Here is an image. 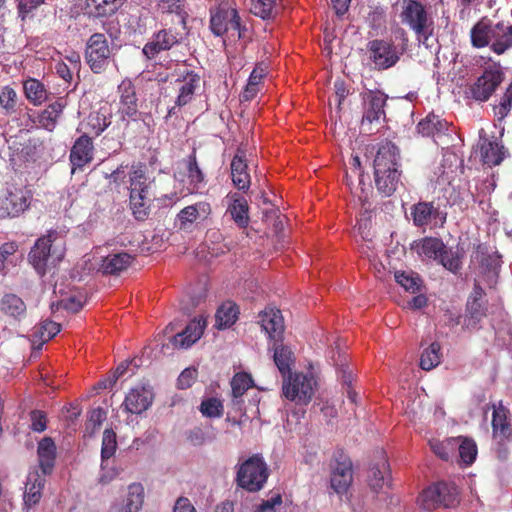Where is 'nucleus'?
I'll list each match as a JSON object with an SVG mask.
<instances>
[{"instance_id": "2f4dec72", "label": "nucleus", "mask_w": 512, "mask_h": 512, "mask_svg": "<svg viewBox=\"0 0 512 512\" xmlns=\"http://www.w3.org/2000/svg\"><path fill=\"white\" fill-rule=\"evenodd\" d=\"M132 261L133 257L126 252L110 254L102 260L99 271L105 275H120Z\"/></svg>"}, {"instance_id": "9d476101", "label": "nucleus", "mask_w": 512, "mask_h": 512, "mask_svg": "<svg viewBox=\"0 0 512 512\" xmlns=\"http://www.w3.org/2000/svg\"><path fill=\"white\" fill-rule=\"evenodd\" d=\"M111 49L106 36L102 33H94L87 41L86 60L90 69L96 73L104 72L109 64Z\"/></svg>"}, {"instance_id": "8fccbe9b", "label": "nucleus", "mask_w": 512, "mask_h": 512, "mask_svg": "<svg viewBox=\"0 0 512 512\" xmlns=\"http://www.w3.org/2000/svg\"><path fill=\"white\" fill-rule=\"evenodd\" d=\"M395 280L398 284H400L406 291L410 293H417L420 291L421 287V279L418 274L413 272H396Z\"/></svg>"}, {"instance_id": "4468645a", "label": "nucleus", "mask_w": 512, "mask_h": 512, "mask_svg": "<svg viewBox=\"0 0 512 512\" xmlns=\"http://www.w3.org/2000/svg\"><path fill=\"white\" fill-rule=\"evenodd\" d=\"M118 93L121 118H129L133 121L138 120L141 113L138 111V98L133 82L130 79H124L118 85Z\"/></svg>"}, {"instance_id": "680f3d73", "label": "nucleus", "mask_w": 512, "mask_h": 512, "mask_svg": "<svg viewBox=\"0 0 512 512\" xmlns=\"http://www.w3.org/2000/svg\"><path fill=\"white\" fill-rule=\"evenodd\" d=\"M467 313L473 323L476 324L486 315V307L482 301L468 300Z\"/></svg>"}, {"instance_id": "a19ab883", "label": "nucleus", "mask_w": 512, "mask_h": 512, "mask_svg": "<svg viewBox=\"0 0 512 512\" xmlns=\"http://www.w3.org/2000/svg\"><path fill=\"white\" fill-rule=\"evenodd\" d=\"M238 307L232 302L223 303L217 310L216 327L218 329H225L232 326L238 318Z\"/></svg>"}, {"instance_id": "423d86ee", "label": "nucleus", "mask_w": 512, "mask_h": 512, "mask_svg": "<svg viewBox=\"0 0 512 512\" xmlns=\"http://www.w3.org/2000/svg\"><path fill=\"white\" fill-rule=\"evenodd\" d=\"M268 475V468L264 459L255 454L240 465L236 479L240 487L255 492L264 486Z\"/></svg>"}, {"instance_id": "a18cd8bd", "label": "nucleus", "mask_w": 512, "mask_h": 512, "mask_svg": "<svg viewBox=\"0 0 512 512\" xmlns=\"http://www.w3.org/2000/svg\"><path fill=\"white\" fill-rule=\"evenodd\" d=\"M117 448L116 434L112 429H105L102 437L101 469L105 470L107 461L115 454Z\"/></svg>"}, {"instance_id": "cd10ccee", "label": "nucleus", "mask_w": 512, "mask_h": 512, "mask_svg": "<svg viewBox=\"0 0 512 512\" xmlns=\"http://www.w3.org/2000/svg\"><path fill=\"white\" fill-rule=\"evenodd\" d=\"M270 351H273V360L281 373L282 377L285 378L287 374L291 373L292 366L295 363V356L290 346L283 343V338L279 341H274L269 347Z\"/></svg>"}, {"instance_id": "aec40b11", "label": "nucleus", "mask_w": 512, "mask_h": 512, "mask_svg": "<svg viewBox=\"0 0 512 512\" xmlns=\"http://www.w3.org/2000/svg\"><path fill=\"white\" fill-rule=\"evenodd\" d=\"M177 82L179 84V94L175 100V105L168 111L169 116L177 114V109L192 101L195 91L200 84V76L193 71H188L183 79H178Z\"/></svg>"}, {"instance_id": "c85d7f7f", "label": "nucleus", "mask_w": 512, "mask_h": 512, "mask_svg": "<svg viewBox=\"0 0 512 512\" xmlns=\"http://www.w3.org/2000/svg\"><path fill=\"white\" fill-rule=\"evenodd\" d=\"M247 169L245 152L239 148L231 162V176L234 186L243 192L250 187V175Z\"/></svg>"}, {"instance_id": "052dcab7", "label": "nucleus", "mask_w": 512, "mask_h": 512, "mask_svg": "<svg viewBox=\"0 0 512 512\" xmlns=\"http://www.w3.org/2000/svg\"><path fill=\"white\" fill-rule=\"evenodd\" d=\"M63 105L60 102H54L50 104L43 112H42V121H47V123H43L45 127L49 125L54 126L56 123V119L63 111Z\"/></svg>"}, {"instance_id": "4be33fe9", "label": "nucleus", "mask_w": 512, "mask_h": 512, "mask_svg": "<svg viewBox=\"0 0 512 512\" xmlns=\"http://www.w3.org/2000/svg\"><path fill=\"white\" fill-rule=\"evenodd\" d=\"M450 124L440 116L429 113L417 124V131L424 137H432L436 144H441Z\"/></svg>"}, {"instance_id": "69168bd1", "label": "nucleus", "mask_w": 512, "mask_h": 512, "mask_svg": "<svg viewBox=\"0 0 512 512\" xmlns=\"http://www.w3.org/2000/svg\"><path fill=\"white\" fill-rule=\"evenodd\" d=\"M197 377V370L195 368H186L181 372L177 379V385L180 389L189 388Z\"/></svg>"}, {"instance_id": "774afa93", "label": "nucleus", "mask_w": 512, "mask_h": 512, "mask_svg": "<svg viewBox=\"0 0 512 512\" xmlns=\"http://www.w3.org/2000/svg\"><path fill=\"white\" fill-rule=\"evenodd\" d=\"M44 0H18V12L24 19L30 12L38 8Z\"/></svg>"}, {"instance_id": "72a5a7b5", "label": "nucleus", "mask_w": 512, "mask_h": 512, "mask_svg": "<svg viewBox=\"0 0 512 512\" xmlns=\"http://www.w3.org/2000/svg\"><path fill=\"white\" fill-rule=\"evenodd\" d=\"M444 248V242L440 238L436 237H424L411 244V249L416 251L419 256H424L433 260H437L439 258L441 251Z\"/></svg>"}, {"instance_id": "bb28decb", "label": "nucleus", "mask_w": 512, "mask_h": 512, "mask_svg": "<svg viewBox=\"0 0 512 512\" xmlns=\"http://www.w3.org/2000/svg\"><path fill=\"white\" fill-rule=\"evenodd\" d=\"M45 482V475L37 470L31 471L28 474L23 495L24 505L27 510L39 503Z\"/></svg>"}, {"instance_id": "5701e85b", "label": "nucleus", "mask_w": 512, "mask_h": 512, "mask_svg": "<svg viewBox=\"0 0 512 512\" xmlns=\"http://www.w3.org/2000/svg\"><path fill=\"white\" fill-rule=\"evenodd\" d=\"M509 410L499 402L493 404L492 431L497 443L510 441L512 438V425L508 419Z\"/></svg>"}, {"instance_id": "6e6d98bb", "label": "nucleus", "mask_w": 512, "mask_h": 512, "mask_svg": "<svg viewBox=\"0 0 512 512\" xmlns=\"http://www.w3.org/2000/svg\"><path fill=\"white\" fill-rule=\"evenodd\" d=\"M458 444V439L451 438L445 441H431L430 446L432 451L442 460L448 461L450 453L455 449Z\"/></svg>"}, {"instance_id": "e2e57ef3", "label": "nucleus", "mask_w": 512, "mask_h": 512, "mask_svg": "<svg viewBox=\"0 0 512 512\" xmlns=\"http://www.w3.org/2000/svg\"><path fill=\"white\" fill-rule=\"evenodd\" d=\"M31 429L35 432H43L47 427L46 414L40 410H34L30 414Z\"/></svg>"}, {"instance_id": "3c124183", "label": "nucleus", "mask_w": 512, "mask_h": 512, "mask_svg": "<svg viewBox=\"0 0 512 512\" xmlns=\"http://www.w3.org/2000/svg\"><path fill=\"white\" fill-rule=\"evenodd\" d=\"M18 96L10 86H4L0 91V106L5 115H12L16 112Z\"/></svg>"}, {"instance_id": "c756f323", "label": "nucleus", "mask_w": 512, "mask_h": 512, "mask_svg": "<svg viewBox=\"0 0 512 512\" xmlns=\"http://www.w3.org/2000/svg\"><path fill=\"white\" fill-rule=\"evenodd\" d=\"M144 488L140 483H132L128 487V494L121 503L111 506L109 512H139L143 504Z\"/></svg>"}, {"instance_id": "412c9836", "label": "nucleus", "mask_w": 512, "mask_h": 512, "mask_svg": "<svg viewBox=\"0 0 512 512\" xmlns=\"http://www.w3.org/2000/svg\"><path fill=\"white\" fill-rule=\"evenodd\" d=\"M227 202L226 214L231 216V219L239 228H246L249 225V206L244 196L237 192H230L225 197Z\"/></svg>"}, {"instance_id": "338daca9", "label": "nucleus", "mask_w": 512, "mask_h": 512, "mask_svg": "<svg viewBox=\"0 0 512 512\" xmlns=\"http://www.w3.org/2000/svg\"><path fill=\"white\" fill-rule=\"evenodd\" d=\"M282 505V497L278 494L268 500L263 501L256 512H278Z\"/></svg>"}, {"instance_id": "6e6552de", "label": "nucleus", "mask_w": 512, "mask_h": 512, "mask_svg": "<svg viewBox=\"0 0 512 512\" xmlns=\"http://www.w3.org/2000/svg\"><path fill=\"white\" fill-rule=\"evenodd\" d=\"M314 385L312 376L290 373L283 378L282 392L285 398L300 405H307L314 394Z\"/></svg>"}, {"instance_id": "a211bd4d", "label": "nucleus", "mask_w": 512, "mask_h": 512, "mask_svg": "<svg viewBox=\"0 0 512 512\" xmlns=\"http://www.w3.org/2000/svg\"><path fill=\"white\" fill-rule=\"evenodd\" d=\"M211 212V205L205 201L186 206L177 214L179 229L182 231H191L194 223L204 222Z\"/></svg>"}, {"instance_id": "ddd939ff", "label": "nucleus", "mask_w": 512, "mask_h": 512, "mask_svg": "<svg viewBox=\"0 0 512 512\" xmlns=\"http://www.w3.org/2000/svg\"><path fill=\"white\" fill-rule=\"evenodd\" d=\"M362 97V127L371 125L373 122H379L381 117H385L384 107L387 96L380 91L367 90L361 93Z\"/></svg>"}, {"instance_id": "b1692460", "label": "nucleus", "mask_w": 512, "mask_h": 512, "mask_svg": "<svg viewBox=\"0 0 512 512\" xmlns=\"http://www.w3.org/2000/svg\"><path fill=\"white\" fill-rule=\"evenodd\" d=\"M400 167V151L398 147L390 141L382 142L379 145L374 159V170L383 173L384 170L397 169Z\"/></svg>"}, {"instance_id": "09e8293b", "label": "nucleus", "mask_w": 512, "mask_h": 512, "mask_svg": "<svg viewBox=\"0 0 512 512\" xmlns=\"http://www.w3.org/2000/svg\"><path fill=\"white\" fill-rule=\"evenodd\" d=\"M110 124V117L104 109L90 113L87 120L88 128L97 136L100 135Z\"/></svg>"}, {"instance_id": "f704fd0d", "label": "nucleus", "mask_w": 512, "mask_h": 512, "mask_svg": "<svg viewBox=\"0 0 512 512\" xmlns=\"http://www.w3.org/2000/svg\"><path fill=\"white\" fill-rule=\"evenodd\" d=\"M481 159L489 167L499 165L506 156L507 150L497 141L483 139L480 144Z\"/></svg>"}, {"instance_id": "13d9d810", "label": "nucleus", "mask_w": 512, "mask_h": 512, "mask_svg": "<svg viewBox=\"0 0 512 512\" xmlns=\"http://www.w3.org/2000/svg\"><path fill=\"white\" fill-rule=\"evenodd\" d=\"M150 201L141 197L130 196V204L134 217L139 221H145L150 214Z\"/></svg>"}, {"instance_id": "ea45409f", "label": "nucleus", "mask_w": 512, "mask_h": 512, "mask_svg": "<svg viewBox=\"0 0 512 512\" xmlns=\"http://www.w3.org/2000/svg\"><path fill=\"white\" fill-rule=\"evenodd\" d=\"M123 0H86V11L91 17L100 18L114 14Z\"/></svg>"}, {"instance_id": "49530a36", "label": "nucleus", "mask_w": 512, "mask_h": 512, "mask_svg": "<svg viewBox=\"0 0 512 512\" xmlns=\"http://www.w3.org/2000/svg\"><path fill=\"white\" fill-rule=\"evenodd\" d=\"M151 183H146L145 176L142 171H135L134 176L131 178V191L130 196L141 197L151 201L149 190Z\"/></svg>"}, {"instance_id": "79ce46f5", "label": "nucleus", "mask_w": 512, "mask_h": 512, "mask_svg": "<svg viewBox=\"0 0 512 512\" xmlns=\"http://www.w3.org/2000/svg\"><path fill=\"white\" fill-rule=\"evenodd\" d=\"M253 386V379L250 374L245 372L237 373L231 380L233 404L239 405L241 397Z\"/></svg>"}, {"instance_id": "0eeeda50", "label": "nucleus", "mask_w": 512, "mask_h": 512, "mask_svg": "<svg viewBox=\"0 0 512 512\" xmlns=\"http://www.w3.org/2000/svg\"><path fill=\"white\" fill-rule=\"evenodd\" d=\"M504 77L500 64H493L484 69L482 75L469 86L467 93L475 101L486 102L503 82Z\"/></svg>"}, {"instance_id": "37998d69", "label": "nucleus", "mask_w": 512, "mask_h": 512, "mask_svg": "<svg viewBox=\"0 0 512 512\" xmlns=\"http://www.w3.org/2000/svg\"><path fill=\"white\" fill-rule=\"evenodd\" d=\"M26 98L34 105H40L47 99L45 86L37 79L29 78L23 83Z\"/></svg>"}, {"instance_id": "39448f33", "label": "nucleus", "mask_w": 512, "mask_h": 512, "mask_svg": "<svg viewBox=\"0 0 512 512\" xmlns=\"http://www.w3.org/2000/svg\"><path fill=\"white\" fill-rule=\"evenodd\" d=\"M459 502V491L456 485L444 481L430 485L418 497V504L427 511L453 508Z\"/></svg>"}, {"instance_id": "2eb2a0df", "label": "nucleus", "mask_w": 512, "mask_h": 512, "mask_svg": "<svg viewBox=\"0 0 512 512\" xmlns=\"http://www.w3.org/2000/svg\"><path fill=\"white\" fill-rule=\"evenodd\" d=\"M179 37L172 29H161L154 33L142 49L147 59L155 58L159 53L170 50L179 44Z\"/></svg>"}, {"instance_id": "58836bf2", "label": "nucleus", "mask_w": 512, "mask_h": 512, "mask_svg": "<svg viewBox=\"0 0 512 512\" xmlns=\"http://www.w3.org/2000/svg\"><path fill=\"white\" fill-rule=\"evenodd\" d=\"M187 178L189 181L190 191L198 192L205 186V174L199 167L196 150L193 149L192 153L186 159Z\"/></svg>"}, {"instance_id": "7c9ffc66", "label": "nucleus", "mask_w": 512, "mask_h": 512, "mask_svg": "<svg viewBox=\"0 0 512 512\" xmlns=\"http://www.w3.org/2000/svg\"><path fill=\"white\" fill-rule=\"evenodd\" d=\"M93 159V144L86 134L80 136L70 151L73 166L82 167Z\"/></svg>"}, {"instance_id": "c9c22d12", "label": "nucleus", "mask_w": 512, "mask_h": 512, "mask_svg": "<svg viewBox=\"0 0 512 512\" xmlns=\"http://www.w3.org/2000/svg\"><path fill=\"white\" fill-rule=\"evenodd\" d=\"M465 251L462 247H447L441 251L437 261L448 271L457 274L462 269Z\"/></svg>"}, {"instance_id": "7ed1b4c3", "label": "nucleus", "mask_w": 512, "mask_h": 512, "mask_svg": "<svg viewBox=\"0 0 512 512\" xmlns=\"http://www.w3.org/2000/svg\"><path fill=\"white\" fill-rule=\"evenodd\" d=\"M400 19L415 33L420 44L429 46L428 41L434 34L435 24L426 5L417 0H403Z\"/></svg>"}, {"instance_id": "f3484780", "label": "nucleus", "mask_w": 512, "mask_h": 512, "mask_svg": "<svg viewBox=\"0 0 512 512\" xmlns=\"http://www.w3.org/2000/svg\"><path fill=\"white\" fill-rule=\"evenodd\" d=\"M153 399V390L149 385L137 386L126 395L122 407L128 413L141 414L152 405Z\"/></svg>"}, {"instance_id": "6ab92c4d", "label": "nucleus", "mask_w": 512, "mask_h": 512, "mask_svg": "<svg viewBox=\"0 0 512 512\" xmlns=\"http://www.w3.org/2000/svg\"><path fill=\"white\" fill-rule=\"evenodd\" d=\"M390 469L387 456L384 451H377L368 472V484L370 488L379 493L383 487L389 485Z\"/></svg>"}, {"instance_id": "1a4fd4ad", "label": "nucleus", "mask_w": 512, "mask_h": 512, "mask_svg": "<svg viewBox=\"0 0 512 512\" xmlns=\"http://www.w3.org/2000/svg\"><path fill=\"white\" fill-rule=\"evenodd\" d=\"M210 29L216 36L230 34L231 37L245 39L248 29L241 24L240 16L236 9H219L211 15Z\"/></svg>"}, {"instance_id": "c03bdc74", "label": "nucleus", "mask_w": 512, "mask_h": 512, "mask_svg": "<svg viewBox=\"0 0 512 512\" xmlns=\"http://www.w3.org/2000/svg\"><path fill=\"white\" fill-rule=\"evenodd\" d=\"M441 347L437 342H433L430 344L428 348H426L420 357V367L423 370L430 371L433 368L437 367L441 362Z\"/></svg>"}, {"instance_id": "f8f14e48", "label": "nucleus", "mask_w": 512, "mask_h": 512, "mask_svg": "<svg viewBox=\"0 0 512 512\" xmlns=\"http://www.w3.org/2000/svg\"><path fill=\"white\" fill-rule=\"evenodd\" d=\"M410 214L413 224L418 227L429 225L442 227L447 220V212L434 201H419L411 206Z\"/></svg>"}, {"instance_id": "473e14b6", "label": "nucleus", "mask_w": 512, "mask_h": 512, "mask_svg": "<svg viewBox=\"0 0 512 512\" xmlns=\"http://www.w3.org/2000/svg\"><path fill=\"white\" fill-rule=\"evenodd\" d=\"M39 466L44 475L50 474L53 470L56 458V446L52 438L44 437L37 448Z\"/></svg>"}, {"instance_id": "603ef678", "label": "nucleus", "mask_w": 512, "mask_h": 512, "mask_svg": "<svg viewBox=\"0 0 512 512\" xmlns=\"http://www.w3.org/2000/svg\"><path fill=\"white\" fill-rule=\"evenodd\" d=\"M457 439L458 444L456 446H458L459 456L461 460L467 465L472 464L477 455V446L475 442L467 438H464L462 440L460 438Z\"/></svg>"}, {"instance_id": "f257e3e1", "label": "nucleus", "mask_w": 512, "mask_h": 512, "mask_svg": "<svg viewBox=\"0 0 512 512\" xmlns=\"http://www.w3.org/2000/svg\"><path fill=\"white\" fill-rule=\"evenodd\" d=\"M470 37L473 47H490L494 53L502 55L512 48V24L493 23L483 17L471 28Z\"/></svg>"}, {"instance_id": "393cba45", "label": "nucleus", "mask_w": 512, "mask_h": 512, "mask_svg": "<svg viewBox=\"0 0 512 512\" xmlns=\"http://www.w3.org/2000/svg\"><path fill=\"white\" fill-rule=\"evenodd\" d=\"M205 327V319H193L186 325L184 330L171 336L170 342L176 348L187 349L200 339Z\"/></svg>"}, {"instance_id": "e433bc0d", "label": "nucleus", "mask_w": 512, "mask_h": 512, "mask_svg": "<svg viewBox=\"0 0 512 512\" xmlns=\"http://www.w3.org/2000/svg\"><path fill=\"white\" fill-rule=\"evenodd\" d=\"M401 172L397 169L384 170L383 173L374 170V179L377 190L384 196L392 195L400 181Z\"/></svg>"}, {"instance_id": "f03ea898", "label": "nucleus", "mask_w": 512, "mask_h": 512, "mask_svg": "<svg viewBox=\"0 0 512 512\" xmlns=\"http://www.w3.org/2000/svg\"><path fill=\"white\" fill-rule=\"evenodd\" d=\"M65 255V241L56 230L48 231L32 247L28 260L37 273L45 275L48 266H56Z\"/></svg>"}, {"instance_id": "4d7b16f0", "label": "nucleus", "mask_w": 512, "mask_h": 512, "mask_svg": "<svg viewBox=\"0 0 512 512\" xmlns=\"http://www.w3.org/2000/svg\"><path fill=\"white\" fill-rule=\"evenodd\" d=\"M277 0H252L251 12L262 19L273 17V8Z\"/></svg>"}, {"instance_id": "a878e982", "label": "nucleus", "mask_w": 512, "mask_h": 512, "mask_svg": "<svg viewBox=\"0 0 512 512\" xmlns=\"http://www.w3.org/2000/svg\"><path fill=\"white\" fill-rule=\"evenodd\" d=\"M259 324L269 339L279 341L283 338L284 323L280 310L269 309L259 314Z\"/></svg>"}, {"instance_id": "4c0bfd02", "label": "nucleus", "mask_w": 512, "mask_h": 512, "mask_svg": "<svg viewBox=\"0 0 512 512\" xmlns=\"http://www.w3.org/2000/svg\"><path fill=\"white\" fill-rule=\"evenodd\" d=\"M0 310L7 317L21 320L26 315V304L16 294L7 293L0 301Z\"/></svg>"}, {"instance_id": "20e7f679", "label": "nucleus", "mask_w": 512, "mask_h": 512, "mask_svg": "<svg viewBox=\"0 0 512 512\" xmlns=\"http://www.w3.org/2000/svg\"><path fill=\"white\" fill-rule=\"evenodd\" d=\"M403 44L397 46L391 39H373L366 45L368 59L377 71H385L394 67L407 49L408 38L402 30Z\"/></svg>"}, {"instance_id": "bf43d9fd", "label": "nucleus", "mask_w": 512, "mask_h": 512, "mask_svg": "<svg viewBox=\"0 0 512 512\" xmlns=\"http://www.w3.org/2000/svg\"><path fill=\"white\" fill-rule=\"evenodd\" d=\"M512 107V84H510L504 95L501 97L500 102L497 106L494 107L495 114L499 116V118H504L508 115Z\"/></svg>"}, {"instance_id": "864d4df0", "label": "nucleus", "mask_w": 512, "mask_h": 512, "mask_svg": "<svg viewBox=\"0 0 512 512\" xmlns=\"http://www.w3.org/2000/svg\"><path fill=\"white\" fill-rule=\"evenodd\" d=\"M60 328V324L51 320H45L35 327L34 335L42 342H46L57 335L60 332Z\"/></svg>"}, {"instance_id": "dca6fc26", "label": "nucleus", "mask_w": 512, "mask_h": 512, "mask_svg": "<svg viewBox=\"0 0 512 512\" xmlns=\"http://www.w3.org/2000/svg\"><path fill=\"white\" fill-rule=\"evenodd\" d=\"M29 206V199L22 189L6 190L0 194V218L15 217Z\"/></svg>"}, {"instance_id": "9b49d317", "label": "nucleus", "mask_w": 512, "mask_h": 512, "mask_svg": "<svg viewBox=\"0 0 512 512\" xmlns=\"http://www.w3.org/2000/svg\"><path fill=\"white\" fill-rule=\"evenodd\" d=\"M352 482V462L343 451H338L335 453L334 461L331 464V488L335 493L342 496L348 492Z\"/></svg>"}, {"instance_id": "0e129e2a", "label": "nucleus", "mask_w": 512, "mask_h": 512, "mask_svg": "<svg viewBox=\"0 0 512 512\" xmlns=\"http://www.w3.org/2000/svg\"><path fill=\"white\" fill-rule=\"evenodd\" d=\"M157 5L163 13L181 14L184 0H159Z\"/></svg>"}, {"instance_id": "5fc2aeb1", "label": "nucleus", "mask_w": 512, "mask_h": 512, "mask_svg": "<svg viewBox=\"0 0 512 512\" xmlns=\"http://www.w3.org/2000/svg\"><path fill=\"white\" fill-rule=\"evenodd\" d=\"M199 410L205 417L220 418L223 415V404L217 398H207L201 402Z\"/></svg>"}, {"instance_id": "de8ad7c7", "label": "nucleus", "mask_w": 512, "mask_h": 512, "mask_svg": "<svg viewBox=\"0 0 512 512\" xmlns=\"http://www.w3.org/2000/svg\"><path fill=\"white\" fill-rule=\"evenodd\" d=\"M334 361V365L337 367V370L340 374L341 381L345 387H350L352 385V381L354 379L353 370L351 369L347 355L342 354L340 351H337V357L335 354L332 356Z\"/></svg>"}]
</instances>
